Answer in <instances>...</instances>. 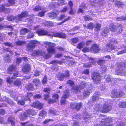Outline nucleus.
Instances as JSON below:
<instances>
[{"label": "nucleus", "instance_id": "nucleus-1", "mask_svg": "<svg viewBox=\"0 0 126 126\" xmlns=\"http://www.w3.org/2000/svg\"><path fill=\"white\" fill-rule=\"evenodd\" d=\"M44 43L48 47L47 49V51L49 53H50V54H46L45 55L44 57L47 59L51 56V54L55 53V49L54 47L55 46L56 44L54 43L47 42H44Z\"/></svg>", "mask_w": 126, "mask_h": 126}, {"label": "nucleus", "instance_id": "nucleus-2", "mask_svg": "<svg viewBox=\"0 0 126 126\" xmlns=\"http://www.w3.org/2000/svg\"><path fill=\"white\" fill-rule=\"evenodd\" d=\"M111 108V106L107 102H105L103 105L101 104L97 105L95 109L94 110L100 111L102 112H107L110 110Z\"/></svg>", "mask_w": 126, "mask_h": 126}, {"label": "nucleus", "instance_id": "nucleus-3", "mask_svg": "<svg viewBox=\"0 0 126 126\" xmlns=\"http://www.w3.org/2000/svg\"><path fill=\"white\" fill-rule=\"evenodd\" d=\"M101 119L100 123V125L101 126H112L111 125L109 124L111 123L112 120V118L111 117H105L102 116H100Z\"/></svg>", "mask_w": 126, "mask_h": 126}, {"label": "nucleus", "instance_id": "nucleus-4", "mask_svg": "<svg viewBox=\"0 0 126 126\" xmlns=\"http://www.w3.org/2000/svg\"><path fill=\"white\" fill-rule=\"evenodd\" d=\"M116 28L115 25L112 24H111L110 25L109 28L110 30L112 32H115V34H118L120 33L122 31V25L119 24L116 29Z\"/></svg>", "mask_w": 126, "mask_h": 126}, {"label": "nucleus", "instance_id": "nucleus-5", "mask_svg": "<svg viewBox=\"0 0 126 126\" xmlns=\"http://www.w3.org/2000/svg\"><path fill=\"white\" fill-rule=\"evenodd\" d=\"M35 114V111L33 110H28L26 112L21 114L20 117V118L21 120H24L26 118L29 116L30 115H33Z\"/></svg>", "mask_w": 126, "mask_h": 126}, {"label": "nucleus", "instance_id": "nucleus-6", "mask_svg": "<svg viewBox=\"0 0 126 126\" xmlns=\"http://www.w3.org/2000/svg\"><path fill=\"white\" fill-rule=\"evenodd\" d=\"M121 66L122 64L121 63H117V67L116 69V72L119 75H125L126 76V73L124 70H122Z\"/></svg>", "mask_w": 126, "mask_h": 126}, {"label": "nucleus", "instance_id": "nucleus-7", "mask_svg": "<svg viewBox=\"0 0 126 126\" xmlns=\"http://www.w3.org/2000/svg\"><path fill=\"white\" fill-rule=\"evenodd\" d=\"M39 43V42L34 40L30 41L29 44H28L27 46V50L30 51L31 50H32Z\"/></svg>", "mask_w": 126, "mask_h": 126}, {"label": "nucleus", "instance_id": "nucleus-8", "mask_svg": "<svg viewBox=\"0 0 126 126\" xmlns=\"http://www.w3.org/2000/svg\"><path fill=\"white\" fill-rule=\"evenodd\" d=\"M91 77L94 82L96 84L99 83L100 80V77L99 73L94 72L92 74Z\"/></svg>", "mask_w": 126, "mask_h": 126}, {"label": "nucleus", "instance_id": "nucleus-9", "mask_svg": "<svg viewBox=\"0 0 126 126\" xmlns=\"http://www.w3.org/2000/svg\"><path fill=\"white\" fill-rule=\"evenodd\" d=\"M32 94L31 93H28L27 94V96L25 97H22V100L21 101L18 100L17 101V103L18 104L21 105H23L24 104L25 101L28 100L29 102H30V100L29 98L32 96Z\"/></svg>", "mask_w": 126, "mask_h": 126}, {"label": "nucleus", "instance_id": "nucleus-10", "mask_svg": "<svg viewBox=\"0 0 126 126\" xmlns=\"http://www.w3.org/2000/svg\"><path fill=\"white\" fill-rule=\"evenodd\" d=\"M48 35L50 36V37L51 38L54 36L65 38L66 37V35L65 33L57 32H52L50 34H49Z\"/></svg>", "mask_w": 126, "mask_h": 126}, {"label": "nucleus", "instance_id": "nucleus-11", "mask_svg": "<svg viewBox=\"0 0 126 126\" xmlns=\"http://www.w3.org/2000/svg\"><path fill=\"white\" fill-rule=\"evenodd\" d=\"M86 83H82L79 86H73L72 89L74 90L76 92H78L80 90L84 88V87L86 86Z\"/></svg>", "mask_w": 126, "mask_h": 126}, {"label": "nucleus", "instance_id": "nucleus-12", "mask_svg": "<svg viewBox=\"0 0 126 126\" xmlns=\"http://www.w3.org/2000/svg\"><path fill=\"white\" fill-rule=\"evenodd\" d=\"M90 50L93 53H97L100 50V48L96 44H94L92 45L90 48Z\"/></svg>", "mask_w": 126, "mask_h": 126}, {"label": "nucleus", "instance_id": "nucleus-13", "mask_svg": "<svg viewBox=\"0 0 126 126\" xmlns=\"http://www.w3.org/2000/svg\"><path fill=\"white\" fill-rule=\"evenodd\" d=\"M112 97L116 98L118 97H121L123 94L122 92H120L119 91L116 90H114L112 92Z\"/></svg>", "mask_w": 126, "mask_h": 126}, {"label": "nucleus", "instance_id": "nucleus-14", "mask_svg": "<svg viewBox=\"0 0 126 126\" xmlns=\"http://www.w3.org/2000/svg\"><path fill=\"white\" fill-rule=\"evenodd\" d=\"M28 13V12H22L20 14L16 16V20L17 21H21L22 18L26 17Z\"/></svg>", "mask_w": 126, "mask_h": 126}, {"label": "nucleus", "instance_id": "nucleus-15", "mask_svg": "<svg viewBox=\"0 0 126 126\" xmlns=\"http://www.w3.org/2000/svg\"><path fill=\"white\" fill-rule=\"evenodd\" d=\"M115 49L114 47L112 45H109L106 46L103 48L102 51L104 52L108 51L110 52L111 50H113Z\"/></svg>", "mask_w": 126, "mask_h": 126}, {"label": "nucleus", "instance_id": "nucleus-16", "mask_svg": "<svg viewBox=\"0 0 126 126\" xmlns=\"http://www.w3.org/2000/svg\"><path fill=\"white\" fill-rule=\"evenodd\" d=\"M5 6H9L10 5L6 4H5L4 6V5L0 6V12L3 11L5 13L9 14L10 12V10L9 9L6 8L4 7Z\"/></svg>", "mask_w": 126, "mask_h": 126}, {"label": "nucleus", "instance_id": "nucleus-17", "mask_svg": "<svg viewBox=\"0 0 126 126\" xmlns=\"http://www.w3.org/2000/svg\"><path fill=\"white\" fill-rule=\"evenodd\" d=\"M64 94L62 98L61 103L62 104H64L66 102V99L67 98L69 94V91L68 90H65V91Z\"/></svg>", "mask_w": 126, "mask_h": 126}, {"label": "nucleus", "instance_id": "nucleus-18", "mask_svg": "<svg viewBox=\"0 0 126 126\" xmlns=\"http://www.w3.org/2000/svg\"><path fill=\"white\" fill-rule=\"evenodd\" d=\"M30 65L27 64H26L23 67L22 69V72L25 73H26L29 72L31 69Z\"/></svg>", "mask_w": 126, "mask_h": 126}, {"label": "nucleus", "instance_id": "nucleus-19", "mask_svg": "<svg viewBox=\"0 0 126 126\" xmlns=\"http://www.w3.org/2000/svg\"><path fill=\"white\" fill-rule=\"evenodd\" d=\"M32 106L33 107H36L38 109L40 110L43 108V104L40 103L39 102L37 101L34 102Z\"/></svg>", "mask_w": 126, "mask_h": 126}, {"label": "nucleus", "instance_id": "nucleus-20", "mask_svg": "<svg viewBox=\"0 0 126 126\" xmlns=\"http://www.w3.org/2000/svg\"><path fill=\"white\" fill-rule=\"evenodd\" d=\"M16 69V66L13 65H10L7 69V73L9 74H11Z\"/></svg>", "mask_w": 126, "mask_h": 126}, {"label": "nucleus", "instance_id": "nucleus-21", "mask_svg": "<svg viewBox=\"0 0 126 126\" xmlns=\"http://www.w3.org/2000/svg\"><path fill=\"white\" fill-rule=\"evenodd\" d=\"M44 54V53L41 50H35L33 52L32 55L34 56L38 55H42L44 56L45 54Z\"/></svg>", "mask_w": 126, "mask_h": 126}, {"label": "nucleus", "instance_id": "nucleus-22", "mask_svg": "<svg viewBox=\"0 0 126 126\" xmlns=\"http://www.w3.org/2000/svg\"><path fill=\"white\" fill-rule=\"evenodd\" d=\"M94 95L92 96L91 98L92 100L93 101L98 100L100 98V93L98 92L95 93Z\"/></svg>", "mask_w": 126, "mask_h": 126}, {"label": "nucleus", "instance_id": "nucleus-23", "mask_svg": "<svg viewBox=\"0 0 126 126\" xmlns=\"http://www.w3.org/2000/svg\"><path fill=\"white\" fill-rule=\"evenodd\" d=\"M36 32L39 36H42L47 35L48 33L44 29L39 30L37 31Z\"/></svg>", "mask_w": 126, "mask_h": 126}, {"label": "nucleus", "instance_id": "nucleus-24", "mask_svg": "<svg viewBox=\"0 0 126 126\" xmlns=\"http://www.w3.org/2000/svg\"><path fill=\"white\" fill-rule=\"evenodd\" d=\"M109 32V30L107 27H105L102 29L101 34L102 36H105Z\"/></svg>", "mask_w": 126, "mask_h": 126}, {"label": "nucleus", "instance_id": "nucleus-25", "mask_svg": "<svg viewBox=\"0 0 126 126\" xmlns=\"http://www.w3.org/2000/svg\"><path fill=\"white\" fill-rule=\"evenodd\" d=\"M15 118L12 116H10L9 117L8 119V121L10 123H11L12 126L15 125V122L14 121Z\"/></svg>", "mask_w": 126, "mask_h": 126}, {"label": "nucleus", "instance_id": "nucleus-26", "mask_svg": "<svg viewBox=\"0 0 126 126\" xmlns=\"http://www.w3.org/2000/svg\"><path fill=\"white\" fill-rule=\"evenodd\" d=\"M30 30H28L27 29L24 28L20 31V34L22 35H24L26 33L31 32Z\"/></svg>", "mask_w": 126, "mask_h": 126}, {"label": "nucleus", "instance_id": "nucleus-27", "mask_svg": "<svg viewBox=\"0 0 126 126\" xmlns=\"http://www.w3.org/2000/svg\"><path fill=\"white\" fill-rule=\"evenodd\" d=\"M79 106V107L80 106L81 104H77V103H72L70 105V108L71 109H76L77 108V109H79L78 107V106Z\"/></svg>", "mask_w": 126, "mask_h": 126}, {"label": "nucleus", "instance_id": "nucleus-28", "mask_svg": "<svg viewBox=\"0 0 126 126\" xmlns=\"http://www.w3.org/2000/svg\"><path fill=\"white\" fill-rule=\"evenodd\" d=\"M83 118L84 119L87 121L89 120L91 116V114H89L87 112H85L83 114Z\"/></svg>", "mask_w": 126, "mask_h": 126}, {"label": "nucleus", "instance_id": "nucleus-29", "mask_svg": "<svg viewBox=\"0 0 126 126\" xmlns=\"http://www.w3.org/2000/svg\"><path fill=\"white\" fill-rule=\"evenodd\" d=\"M66 16L65 15H62L60 17H59V20H62L63 19H64L65 20L63 21L62 23H63L65 21L68 20H69L70 19V17H68L67 18H65Z\"/></svg>", "mask_w": 126, "mask_h": 126}, {"label": "nucleus", "instance_id": "nucleus-30", "mask_svg": "<svg viewBox=\"0 0 126 126\" xmlns=\"http://www.w3.org/2000/svg\"><path fill=\"white\" fill-rule=\"evenodd\" d=\"M81 8L79 9L78 12L79 13H83V10L86 8V6L84 3H82L81 6Z\"/></svg>", "mask_w": 126, "mask_h": 126}, {"label": "nucleus", "instance_id": "nucleus-31", "mask_svg": "<svg viewBox=\"0 0 126 126\" xmlns=\"http://www.w3.org/2000/svg\"><path fill=\"white\" fill-rule=\"evenodd\" d=\"M94 27L95 28V31H99L101 28V25L99 23H97L94 25Z\"/></svg>", "mask_w": 126, "mask_h": 126}, {"label": "nucleus", "instance_id": "nucleus-32", "mask_svg": "<svg viewBox=\"0 0 126 126\" xmlns=\"http://www.w3.org/2000/svg\"><path fill=\"white\" fill-rule=\"evenodd\" d=\"M26 42L23 41H18L15 43V45L22 46L23 45L26 43Z\"/></svg>", "mask_w": 126, "mask_h": 126}, {"label": "nucleus", "instance_id": "nucleus-33", "mask_svg": "<svg viewBox=\"0 0 126 126\" xmlns=\"http://www.w3.org/2000/svg\"><path fill=\"white\" fill-rule=\"evenodd\" d=\"M119 107L121 108H126V102H119L118 104Z\"/></svg>", "mask_w": 126, "mask_h": 126}, {"label": "nucleus", "instance_id": "nucleus-34", "mask_svg": "<svg viewBox=\"0 0 126 126\" xmlns=\"http://www.w3.org/2000/svg\"><path fill=\"white\" fill-rule=\"evenodd\" d=\"M49 112L50 113L54 115H56L58 114L56 110L54 108H52L49 109Z\"/></svg>", "mask_w": 126, "mask_h": 126}, {"label": "nucleus", "instance_id": "nucleus-35", "mask_svg": "<svg viewBox=\"0 0 126 126\" xmlns=\"http://www.w3.org/2000/svg\"><path fill=\"white\" fill-rule=\"evenodd\" d=\"M48 16L50 18L53 19L57 17V15L56 13L54 12H52L49 13Z\"/></svg>", "mask_w": 126, "mask_h": 126}, {"label": "nucleus", "instance_id": "nucleus-36", "mask_svg": "<svg viewBox=\"0 0 126 126\" xmlns=\"http://www.w3.org/2000/svg\"><path fill=\"white\" fill-rule=\"evenodd\" d=\"M43 25L44 26H47L48 27L52 26L53 25V23L50 21H46L43 23Z\"/></svg>", "mask_w": 126, "mask_h": 126}, {"label": "nucleus", "instance_id": "nucleus-37", "mask_svg": "<svg viewBox=\"0 0 126 126\" xmlns=\"http://www.w3.org/2000/svg\"><path fill=\"white\" fill-rule=\"evenodd\" d=\"M14 84L16 86H20L21 85V82L20 80L17 79L14 81Z\"/></svg>", "mask_w": 126, "mask_h": 126}, {"label": "nucleus", "instance_id": "nucleus-38", "mask_svg": "<svg viewBox=\"0 0 126 126\" xmlns=\"http://www.w3.org/2000/svg\"><path fill=\"white\" fill-rule=\"evenodd\" d=\"M15 19L16 20V16H8L7 17V19L9 21H12Z\"/></svg>", "mask_w": 126, "mask_h": 126}, {"label": "nucleus", "instance_id": "nucleus-39", "mask_svg": "<svg viewBox=\"0 0 126 126\" xmlns=\"http://www.w3.org/2000/svg\"><path fill=\"white\" fill-rule=\"evenodd\" d=\"M104 78L108 82H110L112 79L111 76L110 75H105Z\"/></svg>", "mask_w": 126, "mask_h": 126}, {"label": "nucleus", "instance_id": "nucleus-40", "mask_svg": "<svg viewBox=\"0 0 126 126\" xmlns=\"http://www.w3.org/2000/svg\"><path fill=\"white\" fill-rule=\"evenodd\" d=\"M33 88V85L31 83L28 84L26 87L27 90H32Z\"/></svg>", "mask_w": 126, "mask_h": 126}, {"label": "nucleus", "instance_id": "nucleus-41", "mask_svg": "<svg viewBox=\"0 0 126 126\" xmlns=\"http://www.w3.org/2000/svg\"><path fill=\"white\" fill-rule=\"evenodd\" d=\"M34 36V34L32 32H30L28 33L27 38L30 39L33 38Z\"/></svg>", "mask_w": 126, "mask_h": 126}, {"label": "nucleus", "instance_id": "nucleus-42", "mask_svg": "<svg viewBox=\"0 0 126 126\" xmlns=\"http://www.w3.org/2000/svg\"><path fill=\"white\" fill-rule=\"evenodd\" d=\"M47 115V112L45 111L42 110L41 111L39 114V115L42 117H45Z\"/></svg>", "mask_w": 126, "mask_h": 126}, {"label": "nucleus", "instance_id": "nucleus-43", "mask_svg": "<svg viewBox=\"0 0 126 126\" xmlns=\"http://www.w3.org/2000/svg\"><path fill=\"white\" fill-rule=\"evenodd\" d=\"M57 3L59 5L61 6L66 4V3L65 2V1L63 0H59Z\"/></svg>", "mask_w": 126, "mask_h": 126}, {"label": "nucleus", "instance_id": "nucleus-44", "mask_svg": "<svg viewBox=\"0 0 126 126\" xmlns=\"http://www.w3.org/2000/svg\"><path fill=\"white\" fill-rule=\"evenodd\" d=\"M126 53V46L124 47V49L123 50H121L117 53V55H119L123 54Z\"/></svg>", "mask_w": 126, "mask_h": 126}, {"label": "nucleus", "instance_id": "nucleus-45", "mask_svg": "<svg viewBox=\"0 0 126 126\" xmlns=\"http://www.w3.org/2000/svg\"><path fill=\"white\" fill-rule=\"evenodd\" d=\"M33 82L36 86H37L40 84V81L38 79H36L33 80Z\"/></svg>", "mask_w": 126, "mask_h": 126}, {"label": "nucleus", "instance_id": "nucleus-46", "mask_svg": "<svg viewBox=\"0 0 126 126\" xmlns=\"http://www.w3.org/2000/svg\"><path fill=\"white\" fill-rule=\"evenodd\" d=\"M3 99L4 100L7 101L8 103L12 104L13 103V101L12 100L8 99V98H6L5 96L3 97Z\"/></svg>", "mask_w": 126, "mask_h": 126}, {"label": "nucleus", "instance_id": "nucleus-47", "mask_svg": "<svg viewBox=\"0 0 126 126\" xmlns=\"http://www.w3.org/2000/svg\"><path fill=\"white\" fill-rule=\"evenodd\" d=\"M94 24L93 23H90L88 24L87 27L89 29H93L94 27Z\"/></svg>", "mask_w": 126, "mask_h": 126}, {"label": "nucleus", "instance_id": "nucleus-48", "mask_svg": "<svg viewBox=\"0 0 126 126\" xmlns=\"http://www.w3.org/2000/svg\"><path fill=\"white\" fill-rule=\"evenodd\" d=\"M9 54L6 55L4 56V60L8 62L10 61L11 60V59L9 57Z\"/></svg>", "mask_w": 126, "mask_h": 126}, {"label": "nucleus", "instance_id": "nucleus-49", "mask_svg": "<svg viewBox=\"0 0 126 126\" xmlns=\"http://www.w3.org/2000/svg\"><path fill=\"white\" fill-rule=\"evenodd\" d=\"M60 63V62H59V61L56 60H54L52 61L50 63V64H52L54 65H56Z\"/></svg>", "mask_w": 126, "mask_h": 126}, {"label": "nucleus", "instance_id": "nucleus-50", "mask_svg": "<svg viewBox=\"0 0 126 126\" xmlns=\"http://www.w3.org/2000/svg\"><path fill=\"white\" fill-rule=\"evenodd\" d=\"M85 44L83 42L80 43L77 45V47L79 49H80L83 47Z\"/></svg>", "mask_w": 126, "mask_h": 126}, {"label": "nucleus", "instance_id": "nucleus-51", "mask_svg": "<svg viewBox=\"0 0 126 126\" xmlns=\"http://www.w3.org/2000/svg\"><path fill=\"white\" fill-rule=\"evenodd\" d=\"M90 91H86L83 92V96L84 97L87 96L90 94Z\"/></svg>", "mask_w": 126, "mask_h": 126}, {"label": "nucleus", "instance_id": "nucleus-52", "mask_svg": "<svg viewBox=\"0 0 126 126\" xmlns=\"http://www.w3.org/2000/svg\"><path fill=\"white\" fill-rule=\"evenodd\" d=\"M92 66V64L90 63H85L84 64L83 66V67L86 68L90 67Z\"/></svg>", "mask_w": 126, "mask_h": 126}, {"label": "nucleus", "instance_id": "nucleus-53", "mask_svg": "<svg viewBox=\"0 0 126 126\" xmlns=\"http://www.w3.org/2000/svg\"><path fill=\"white\" fill-rule=\"evenodd\" d=\"M116 19L117 20L119 21H121L123 20H126V17L121 16L116 18Z\"/></svg>", "mask_w": 126, "mask_h": 126}, {"label": "nucleus", "instance_id": "nucleus-54", "mask_svg": "<svg viewBox=\"0 0 126 126\" xmlns=\"http://www.w3.org/2000/svg\"><path fill=\"white\" fill-rule=\"evenodd\" d=\"M3 44L6 46H8L10 47H12L13 46V44L10 42H6L4 43Z\"/></svg>", "mask_w": 126, "mask_h": 126}, {"label": "nucleus", "instance_id": "nucleus-55", "mask_svg": "<svg viewBox=\"0 0 126 126\" xmlns=\"http://www.w3.org/2000/svg\"><path fill=\"white\" fill-rule=\"evenodd\" d=\"M12 79L11 78L8 77L6 78L7 82L10 84H11L13 82Z\"/></svg>", "mask_w": 126, "mask_h": 126}, {"label": "nucleus", "instance_id": "nucleus-56", "mask_svg": "<svg viewBox=\"0 0 126 126\" xmlns=\"http://www.w3.org/2000/svg\"><path fill=\"white\" fill-rule=\"evenodd\" d=\"M21 124L22 126H33L32 124H29L28 122L21 123Z\"/></svg>", "mask_w": 126, "mask_h": 126}, {"label": "nucleus", "instance_id": "nucleus-57", "mask_svg": "<svg viewBox=\"0 0 126 126\" xmlns=\"http://www.w3.org/2000/svg\"><path fill=\"white\" fill-rule=\"evenodd\" d=\"M105 63V61L103 60H100L97 63L99 65H102L104 64Z\"/></svg>", "mask_w": 126, "mask_h": 126}, {"label": "nucleus", "instance_id": "nucleus-58", "mask_svg": "<svg viewBox=\"0 0 126 126\" xmlns=\"http://www.w3.org/2000/svg\"><path fill=\"white\" fill-rule=\"evenodd\" d=\"M84 18L85 21L92 20L93 19L92 18L88 16H85Z\"/></svg>", "mask_w": 126, "mask_h": 126}, {"label": "nucleus", "instance_id": "nucleus-59", "mask_svg": "<svg viewBox=\"0 0 126 126\" xmlns=\"http://www.w3.org/2000/svg\"><path fill=\"white\" fill-rule=\"evenodd\" d=\"M41 7L38 6H36L35 8L33 9L34 11H38L41 10Z\"/></svg>", "mask_w": 126, "mask_h": 126}, {"label": "nucleus", "instance_id": "nucleus-60", "mask_svg": "<svg viewBox=\"0 0 126 126\" xmlns=\"http://www.w3.org/2000/svg\"><path fill=\"white\" fill-rule=\"evenodd\" d=\"M78 41L79 40L77 38H74L71 39V42L74 43H77Z\"/></svg>", "mask_w": 126, "mask_h": 126}, {"label": "nucleus", "instance_id": "nucleus-61", "mask_svg": "<svg viewBox=\"0 0 126 126\" xmlns=\"http://www.w3.org/2000/svg\"><path fill=\"white\" fill-rule=\"evenodd\" d=\"M56 102V100L53 99H50L48 101V103L49 104L52 103Z\"/></svg>", "mask_w": 126, "mask_h": 126}, {"label": "nucleus", "instance_id": "nucleus-62", "mask_svg": "<svg viewBox=\"0 0 126 126\" xmlns=\"http://www.w3.org/2000/svg\"><path fill=\"white\" fill-rule=\"evenodd\" d=\"M65 77L64 74H61L60 76V77L59 78V79L60 81H63Z\"/></svg>", "mask_w": 126, "mask_h": 126}, {"label": "nucleus", "instance_id": "nucleus-63", "mask_svg": "<svg viewBox=\"0 0 126 126\" xmlns=\"http://www.w3.org/2000/svg\"><path fill=\"white\" fill-rule=\"evenodd\" d=\"M67 83L70 85H73L74 84V82L71 80H69L67 81Z\"/></svg>", "mask_w": 126, "mask_h": 126}, {"label": "nucleus", "instance_id": "nucleus-64", "mask_svg": "<svg viewBox=\"0 0 126 126\" xmlns=\"http://www.w3.org/2000/svg\"><path fill=\"white\" fill-rule=\"evenodd\" d=\"M59 96L57 94H53L52 97H53L55 99H54L55 100H56V101H57V100H58V99Z\"/></svg>", "mask_w": 126, "mask_h": 126}]
</instances>
